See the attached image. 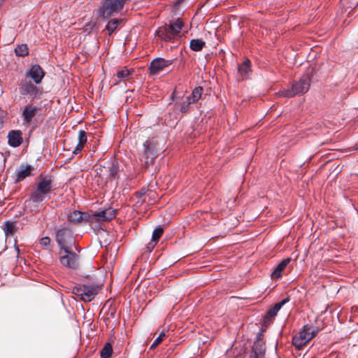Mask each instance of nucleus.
<instances>
[{
    "label": "nucleus",
    "mask_w": 358,
    "mask_h": 358,
    "mask_svg": "<svg viewBox=\"0 0 358 358\" xmlns=\"http://www.w3.org/2000/svg\"><path fill=\"white\" fill-rule=\"evenodd\" d=\"M184 23L181 18L171 20L169 24L158 28L157 35L165 41H171L181 36V30Z\"/></svg>",
    "instance_id": "nucleus-1"
},
{
    "label": "nucleus",
    "mask_w": 358,
    "mask_h": 358,
    "mask_svg": "<svg viewBox=\"0 0 358 358\" xmlns=\"http://www.w3.org/2000/svg\"><path fill=\"white\" fill-rule=\"evenodd\" d=\"M127 0H103L97 9L99 16L108 18L119 13L124 7Z\"/></svg>",
    "instance_id": "nucleus-2"
},
{
    "label": "nucleus",
    "mask_w": 358,
    "mask_h": 358,
    "mask_svg": "<svg viewBox=\"0 0 358 358\" xmlns=\"http://www.w3.org/2000/svg\"><path fill=\"white\" fill-rule=\"evenodd\" d=\"M52 180L50 178L43 177L40 178L36 185V189L31 196V200L34 203L42 202L45 196L52 192Z\"/></svg>",
    "instance_id": "nucleus-3"
},
{
    "label": "nucleus",
    "mask_w": 358,
    "mask_h": 358,
    "mask_svg": "<svg viewBox=\"0 0 358 358\" xmlns=\"http://www.w3.org/2000/svg\"><path fill=\"white\" fill-rule=\"evenodd\" d=\"M310 85V77L308 75H303L298 82L292 85L290 90H282L280 92V94L285 97H292L296 95L303 94L308 91Z\"/></svg>",
    "instance_id": "nucleus-4"
},
{
    "label": "nucleus",
    "mask_w": 358,
    "mask_h": 358,
    "mask_svg": "<svg viewBox=\"0 0 358 358\" xmlns=\"http://www.w3.org/2000/svg\"><path fill=\"white\" fill-rule=\"evenodd\" d=\"M101 289L99 285H80L74 287L72 293L84 301H91Z\"/></svg>",
    "instance_id": "nucleus-5"
},
{
    "label": "nucleus",
    "mask_w": 358,
    "mask_h": 358,
    "mask_svg": "<svg viewBox=\"0 0 358 358\" xmlns=\"http://www.w3.org/2000/svg\"><path fill=\"white\" fill-rule=\"evenodd\" d=\"M71 248H67V249H60L59 260L61 264L69 268L77 269L79 266V257L75 253L71 251Z\"/></svg>",
    "instance_id": "nucleus-6"
},
{
    "label": "nucleus",
    "mask_w": 358,
    "mask_h": 358,
    "mask_svg": "<svg viewBox=\"0 0 358 358\" xmlns=\"http://www.w3.org/2000/svg\"><path fill=\"white\" fill-rule=\"evenodd\" d=\"M315 332L312 330V327L308 325H305L302 331H301L297 336L293 337L292 343L298 350L306 345L314 336Z\"/></svg>",
    "instance_id": "nucleus-7"
},
{
    "label": "nucleus",
    "mask_w": 358,
    "mask_h": 358,
    "mask_svg": "<svg viewBox=\"0 0 358 358\" xmlns=\"http://www.w3.org/2000/svg\"><path fill=\"white\" fill-rule=\"evenodd\" d=\"M56 241L60 249L71 248L74 238L71 229L67 227L57 229L56 232Z\"/></svg>",
    "instance_id": "nucleus-8"
},
{
    "label": "nucleus",
    "mask_w": 358,
    "mask_h": 358,
    "mask_svg": "<svg viewBox=\"0 0 358 358\" xmlns=\"http://www.w3.org/2000/svg\"><path fill=\"white\" fill-rule=\"evenodd\" d=\"M155 149L154 144L150 141H146L143 143V151L141 154V161L143 162L145 166H148L149 164L153 163V157L154 155L153 151Z\"/></svg>",
    "instance_id": "nucleus-9"
},
{
    "label": "nucleus",
    "mask_w": 358,
    "mask_h": 358,
    "mask_svg": "<svg viewBox=\"0 0 358 358\" xmlns=\"http://www.w3.org/2000/svg\"><path fill=\"white\" fill-rule=\"evenodd\" d=\"M20 93L23 95L29 94L36 97L40 94V91L39 89L31 81L24 80L21 83Z\"/></svg>",
    "instance_id": "nucleus-10"
},
{
    "label": "nucleus",
    "mask_w": 358,
    "mask_h": 358,
    "mask_svg": "<svg viewBox=\"0 0 358 358\" xmlns=\"http://www.w3.org/2000/svg\"><path fill=\"white\" fill-rule=\"evenodd\" d=\"M171 64V62L170 60H165L162 58H157L150 63L149 67L150 73L153 75L157 74Z\"/></svg>",
    "instance_id": "nucleus-11"
},
{
    "label": "nucleus",
    "mask_w": 358,
    "mask_h": 358,
    "mask_svg": "<svg viewBox=\"0 0 358 358\" xmlns=\"http://www.w3.org/2000/svg\"><path fill=\"white\" fill-rule=\"evenodd\" d=\"M44 76L45 72L38 64L33 65L31 69L27 73V77L31 78L36 84L41 83Z\"/></svg>",
    "instance_id": "nucleus-12"
},
{
    "label": "nucleus",
    "mask_w": 358,
    "mask_h": 358,
    "mask_svg": "<svg viewBox=\"0 0 358 358\" xmlns=\"http://www.w3.org/2000/svg\"><path fill=\"white\" fill-rule=\"evenodd\" d=\"M93 215L98 221H109L115 217V210L113 208H107L103 210L96 212Z\"/></svg>",
    "instance_id": "nucleus-13"
},
{
    "label": "nucleus",
    "mask_w": 358,
    "mask_h": 358,
    "mask_svg": "<svg viewBox=\"0 0 358 358\" xmlns=\"http://www.w3.org/2000/svg\"><path fill=\"white\" fill-rule=\"evenodd\" d=\"M38 110V108L33 105H27L23 112H22V116L24 118V121L25 124H29L31 122L32 119L35 117L37 112Z\"/></svg>",
    "instance_id": "nucleus-14"
},
{
    "label": "nucleus",
    "mask_w": 358,
    "mask_h": 358,
    "mask_svg": "<svg viewBox=\"0 0 358 358\" xmlns=\"http://www.w3.org/2000/svg\"><path fill=\"white\" fill-rule=\"evenodd\" d=\"M252 352L254 354L250 356V358H259L264 355V343L260 339L259 336L257 337V341L254 343L252 345Z\"/></svg>",
    "instance_id": "nucleus-15"
},
{
    "label": "nucleus",
    "mask_w": 358,
    "mask_h": 358,
    "mask_svg": "<svg viewBox=\"0 0 358 358\" xmlns=\"http://www.w3.org/2000/svg\"><path fill=\"white\" fill-rule=\"evenodd\" d=\"M8 144L12 147H18L22 143V132L19 130L11 131L8 135Z\"/></svg>",
    "instance_id": "nucleus-16"
},
{
    "label": "nucleus",
    "mask_w": 358,
    "mask_h": 358,
    "mask_svg": "<svg viewBox=\"0 0 358 358\" xmlns=\"http://www.w3.org/2000/svg\"><path fill=\"white\" fill-rule=\"evenodd\" d=\"M287 301L288 299H284L282 301L275 303L272 308L268 310L264 317V323H270L271 320L277 315L279 310Z\"/></svg>",
    "instance_id": "nucleus-17"
},
{
    "label": "nucleus",
    "mask_w": 358,
    "mask_h": 358,
    "mask_svg": "<svg viewBox=\"0 0 358 358\" xmlns=\"http://www.w3.org/2000/svg\"><path fill=\"white\" fill-rule=\"evenodd\" d=\"M34 168L31 165H22L16 171V181L20 182L30 176Z\"/></svg>",
    "instance_id": "nucleus-18"
},
{
    "label": "nucleus",
    "mask_w": 358,
    "mask_h": 358,
    "mask_svg": "<svg viewBox=\"0 0 358 358\" xmlns=\"http://www.w3.org/2000/svg\"><path fill=\"white\" fill-rule=\"evenodd\" d=\"M291 258L287 257L281 261L272 272L271 276L272 279H278L281 277L282 272L286 268V266L290 263Z\"/></svg>",
    "instance_id": "nucleus-19"
},
{
    "label": "nucleus",
    "mask_w": 358,
    "mask_h": 358,
    "mask_svg": "<svg viewBox=\"0 0 358 358\" xmlns=\"http://www.w3.org/2000/svg\"><path fill=\"white\" fill-rule=\"evenodd\" d=\"M94 172L96 178H99L104 182H106L108 180L107 166L99 165L95 168Z\"/></svg>",
    "instance_id": "nucleus-20"
},
{
    "label": "nucleus",
    "mask_w": 358,
    "mask_h": 358,
    "mask_svg": "<svg viewBox=\"0 0 358 358\" xmlns=\"http://www.w3.org/2000/svg\"><path fill=\"white\" fill-rule=\"evenodd\" d=\"M87 142V135L86 133L84 131H80L79 136H78V143L76 146L75 149L73 150V154H78L79 153L82 149L84 147V145Z\"/></svg>",
    "instance_id": "nucleus-21"
},
{
    "label": "nucleus",
    "mask_w": 358,
    "mask_h": 358,
    "mask_svg": "<svg viewBox=\"0 0 358 358\" xmlns=\"http://www.w3.org/2000/svg\"><path fill=\"white\" fill-rule=\"evenodd\" d=\"M107 167L108 180L115 178L119 171L117 162L114 160L110 163H108Z\"/></svg>",
    "instance_id": "nucleus-22"
},
{
    "label": "nucleus",
    "mask_w": 358,
    "mask_h": 358,
    "mask_svg": "<svg viewBox=\"0 0 358 358\" xmlns=\"http://www.w3.org/2000/svg\"><path fill=\"white\" fill-rule=\"evenodd\" d=\"M163 233H164L163 228L157 227L154 230V231L152 233V241L154 242V244L149 243V246L151 247L152 248H153L155 246V245L157 244V243L159 241V240L161 238V236H162Z\"/></svg>",
    "instance_id": "nucleus-23"
},
{
    "label": "nucleus",
    "mask_w": 358,
    "mask_h": 358,
    "mask_svg": "<svg viewBox=\"0 0 358 358\" xmlns=\"http://www.w3.org/2000/svg\"><path fill=\"white\" fill-rule=\"evenodd\" d=\"M205 42L201 39H192L190 41V48L194 51H200L205 46Z\"/></svg>",
    "instance_id": "nucleus-24"
},
{
    "label": "nucleus",
    "mask_w": 358,
    "mask_h": 358,
    "mask_svg": "<svg viewBox=\"0 0 358 358\" xmlns=\"http://www.w3.org/2000/svg\"><path fill=\"white\" fill-rule=\"evenodd\" d=\"M250 71V62L248 59L244 61L238 66V73L242 76H245Z\"/></svg>",
    "instance_id": "nucleus-25"
},
{
    "label": "nucleus",
    "mask_w": 358,
    "mask_h": 358,
    "mask_svg": "<svg viewBox=\"0 0 358 358\" xmlns=\"http://www.w3.org/2000/svg\"><path fill=\"white\" fill-rule=\"evenodd\" d=\"M82 213L78 210H74L68 215V220L71 222L78 223L82 220Z\"/></svg>",
    "instance_id": "nucleus-26"
},
{
    "label": "nucleus",
    "mask_w": 358,
    "mask_h": 358,
    "mask_svg": "<svg viewBox=\"0 0 358 358\" xmlns=\"http://www.w3.org/2000/svg\"><path fill=\"white\" fill-rule=\"evenodd\" d=\"M121 20L113 19L108 22L106 29L108 31V34L110 35L117 29L118 24L121 22Z\"/></svg>",
    "instance_id": "nucleus-27"
},
{
    "label": "nucleus",
    "mask_w": 358,
    "mask_h": 358,
    "mask_svg": "<svg viewBox=\"0 0 358 358\" xmlns=\"http://www.w3.org/2000/svg\"><path fill=\"white\" fill-rule=\"evenodd\" d=\"M130 74L131 71L127 68H124L123 69L118 71L116 76L119 78V80H117L116 83L120 82L121 80H127Z\"/></svg>",
    "instance_id": "nucleus-28"
},
{
    "label": "nucleus",
    "mask_w": 358,
    "mask_h": 358,
    "mask_svg": "<svg viewBox=\"0 0 358 358\" xmlns=\"http://www.w3.org/2000/svg\"><path fill=\"white\" fill-rule=\"evenodd\" d=\"M202 94L203 88L201 87H196L193 90L189 96L192 98V101L196 102L201 97Z\"/></svg>",
    "instance_id": "nucleus-29"
},
{
    "label": "nucleus",
    "mask_w": 358,
    "mask_h": 358,
    "mask_svg": "<svg viewBox=\"0 0 358 358\" xmlns=\"http://www.w3.org/2000/svg\"><path fill=\"white\" fill-rule=\"evenodd\" d=\"M113 349L110 343H106L101 351V358H109L112 355Z\"/></svg>",
    "instance_id": "nucleus-30"
},
{
    "label": "nucleus",
    "mask_w": 358,
    "mask_h": 358,
    "mask_svg": "<svg viewBox=\"0 0 358 358\" xmlns=\"http://www.w3.org/2000/svg\"><path fill=\"white\" fill-rule=\"evenodd\" d=\"M15 52L17 56L24 57L28 55V48L26 44H22L18 45L15 49Z\"/></svg>",
    "instance_id": "nucleus-31"
},
{
    "label": "nucleus",
    "mask_w": 358,
    "mask_h": 358,
    "mask_svg": "<svg viewBox=\"0 0 358 358\" xmlns=\"http://www.w3.org/2000/svg\"><path fill=\"white\" fill-rule=\"evenodd\" d=\"M5 233L6 235H13L16 230V226L14 222H8L5 224Z\"/></svg>",
    "instance_id": "nucleus-32"
},
{
    "label": "nucleus",
    "mask_w": 358,
    "mask_h": 358,
    "mask_svg": "<svg viewBox=\"0 0 358 358\" xmlns=\"http://www.w3.org/2000/svg\"><path fill=\"white\" fill-rule=\"evenodd\" d=\"M193 103H195V101H192V99L189 96H187L185 101H184L182 103L180 108L181 112L186 113L189 108V105Z\"/></svg>",
    "instance_id": "nucleus-33"
},
{
    "label": "nucleus",
    "mask_w": 358,
    "mask_h": 358,
    "mask_svg": "<svg viewBox=\"0 0 358 358\" xmlns=\"http://www.w3.org/2000/svg\"><path fill=\"white\" fill-rule=\"evenodd\" d=\"M166 336V332L164 331H162L158 337L154 341L153 343L152 344L150 348L153 349L156 348L158 345H159L162 341H163L164 338Z\"/></svg>",
    "instance_id": "nucleus-34"
},
{
    "label": "nucleus",
    "mask_w": 358,
    "mask_h": 358,
    "mask_svg": "<svg viewBox=\"0 0 358 358\" xmlns=\"http://www.w3.org/2000/svg\"><path fill=\"white\" fill-rule=\"evenodd\" d=\"M50 243V238L48 236L43 237L40 240V244L43 246L46 247L49 245Z\"/></svg>",
    "instance_id": "nucleus-35"
},
{
    "label": "nucleus",
    "mask_w": 358,
    "mask_h": 358,
    "mask_svg": "<svg viewBox=\"0 0 358 358\" xmlns=\"http://www.w3.org/2000/svg\"><path fill=\"white\" fill-rule=\"evenodd\" d=\"M146 193V191L145 189H141L140 192H136V195L139 197L143 196Z\"/></svg>",
    "instance_id": "nucleus-36"
},
{
    "label": "nucleus",
    "mask_w": 358,
    "mask_h": 358,
    "mask_svg": "<svg viewBox=\"0 0 358 358\" xmlns=\"http://www.w3.org/2000/svg\"><path fill=\"white\" fill-rule=\"evenodd\" d=\"M358 6V2H357V3L356 6Z\"/></svg>",
    "instance_id": "nucleus-37"
},
{
    "label": "nucleus",
    "mask_w": 358,
    "mask_h": 358,
    "mask_svg": "<svg viewBox=\"0 0 358 358\" xmlns=\"http://www.w3.org/2000/svg\"><path fill=\"white\" fill-rule=\"evenodd\" d=\"M357 149H358V147H357Z\"/></svg>",
    "instance_id": "nucleus-38"
}]
</instances>
